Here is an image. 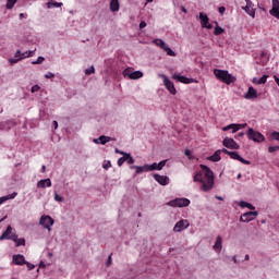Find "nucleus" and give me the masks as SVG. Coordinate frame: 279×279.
Returning <instances> with one entry per match:
<instances>
[{"label":"nucleus","instance_id":"f257e3e1","mask_svg":"<svg viewBox=\"0 0 279 279\" xmlns=\"http://www.w3.org/2000/svg\"><path fill=\"white\" fill-rule=\"evenodd\" d=\"M201 171L194 175V182H201L203 184V191H210L215 186V174L213 170L205 165H201Z\"/></svg>","mask_w":279,"mask_h":279},{"label":"nucleus","instance_id":"f03ea898","mask_svg":"<svg viewBox=\"0 0 279 279\" xmlns=\"http://www.w3.org/2000/svg\"><path fill=\"white\" fill-rule=\"evenodd\" d=\"M214 75H216L217 80L220 82H223V84H234L236 82V77H234L232 74L228 73L226 70H219L215 69L214 70Z\"/></svg>","mask_w":279,"mask_h":279},{"label":"nucleus","instance_id":"7ed1b4c3","mask_svg":"<svg viewBox=\"0 0 279 279\" xmlns=\"http://www.w3.org/2000/svg\"><path fill=\"white\" fill-rule=\"evenodd\" d=\"M248 141H254V143H264L265 135L254 129L250 128L246 132Z\"/></svg>","mask_w":279,"mask_h":279},{"label":"nucleus","instance_id":"20e7f679","mask_svg":"<svg viewBox=\"0 0 279 279\" xmlns=\"http://www.w3.org/2000/svg\"><path fill=\"white\" fill-rule=\"evenodd\" d=\"M167 205L172 208H186V206L191 205V201L189 198H175L168 202Z\"/></svg>","mask_w":279,"mask_h":279},{"label":"nucleus","instance_id":"39448f33","mask_svg":"<svg viewBox=\"0 0 279 279\" xmlns=\"http://www.w3.org/2000/svg\"><path fill=\"white\" fill-rule=\"evenodd\" d=\"M53 223H56V221L53 220V218H51V216L40 217L39 226H43V228L48 230V232H51V226H53Z\"/></svg>","mask_w":279,"mask_h":279},{"label":"nucleus","instance_id":"423d86ee","mask_svg":"<svg viewBox=\"0 0 279 279\" xmlns=\"http://www.w3.org/2000/svg\"><path fill=\"white\" fill-rule=\"evenodd\" d=\"M159 77L163 78V85L166 86L167 90H169L170 95H175L178 90L175 89V85L169 77L165 74H159Z\"/></svg>","mask_w":279,"mask_h":279},{"label":"nucleus","instance_id":"0eeeda50","mask_svg":"<svg viewBox=\"0 0 279 279\" xmlns=\"http://www.w3.org/2000/svg\"><path fill=\"white\" fill-rule=\"evenodd\" d=\"M257 217L258 211H247L240 217V221H242V223H250V221H254Z\"/></svg>","mask_w":279,"mask_h":279},{"label":"nucleus","instance_id":"6e6552de","mask_svg":"<svg viewBox=\"0 0 279 279\" xmlns=\"http://www.w3.org/2000/svg\"><path fill=\"white\" fill-rule=\"evenodd\" d=\"M122 74L124 77H129V80H141V77H143V72H132L130 69H125Z\"/></svg>","mask_w":279,"mask_h":279},{"label":"nucleus","instance_id":"1a4fd4ad","mask_svg":"<svg viewBox=\"0 0 279 279\" xmlns=\"http://www.w3.org/2000/svg\"><path fill=\"white\" fill-rule=\"evenodd\" d=\"M223 147H227V149H240L241 146L234 141V138L225 137L222 141Z\"/></svg>","mask_w":279,"mask_h":279},{"label":"nucleus","instance_id":"9d476101","mask_svg":"<svg viewBox=\"0 0 279 279\" xmlns=\"http://www.w3.org/2000/svg\"><path fill=\"white\" fill-rule=\"evenodd\" d=\"M243 10L246 12V14L252 16V19L256 16V10L254 9V3L252 0H246V5L243 8Z\"/></svg>","mask_w":279,"mask_h":279},{"label":"nucleus","instance_id":"9b49d317","mask_svg":"<svg viewBox=\"0 0 279 279\" xmlns=\"http://www.w3.org/2000/svg\"><path fill=\"white\" fill-rule=\"evenodd\" d=\"M172 80H175L177 82H180L181 84H193L195 82V80L189 78V77L180 75V74H173Z\"/></svg>","mask_w":279,"mask_h":279},{"label":"nucleus","instance_id":"f8f14e48","mask_svg":"<svg viewBox=\"0 0 279 279\" xmlns=\"http://www.w3.org/2000/svg\"><path fill=\"white\" fill-rule=\"evenodd\" d=\"M189 226H190L189 220H180L175 223L173 228V232H182V230H186Z\"/></svg>","mask_w":279,"mask_h":279},{"label":"nucleus","instance_id":"ddd939ff","mask_svg":"<svg viewBox=\"0 0 279 279\" xmlns=\"http://www.w3.org/2000/svg\"><path fill=\"white\" fill-rule=\"evenodd\" d=\"M199 19L202 27H206V29H213V24L209 23L210 19H208V15L201 12Z\"/></svg>","mask_w":279,"mask_h":279},{"label":"nucleus","instance_id":"4468645a","mask_svg":"<svg viewBox=\"0 0 279 279\" xmlns=\"http://www.w3.org/2000/svg\"><path fill=\"white\" fill-rule=\"evenodd\" d=\"M230 158H232V160H239V162H242V165H252V161L244 159L243 157H241V155H239L238 151H231L229 153Z\"/></svg>","mask_w":279,"mask_h":279},{"label":"nucleus","instance_id":"2eb2a0df","mask_svg":"<svg viewBox=\"0 0 279 279\" xmlns=\"http://www.w3.org/2000/svg\"><path fill=\"white\" fill-rule=\"evenodd\" d=\"M12 226H8L7 230L2 233V235L0 236V241H12V234H14L12 232Z\"/></svg>","mask_w":279,"mask_h":279},{"label":"nucleus","instance_id":"dca6fc26","mask_svg":"<svg viewBox=\"0 0 279 279\" xmlns=\"http://www.w3.org/2000/svg\"><path fill=\"white\" fill-rule=\"evenodd\" d=\"M154 180H156L158 184H161V186H167V184H169V177L167 175L154 174Z\"/></svg>","mask_w":279,"mask_h":279},{"label":"nucleus","instance_id":"f3484780","mask_svg":"<svg viewBox=\"0 0 279 279\" xmlns=\"http://www.w3.org/2000/svg\"><path fill=\"white\" fill-rule=\"evenodd\" d=\"M244 99H258V92H256L252 86L248 87L246 94L244 95Z\"/></svg>","mask_w":279,"mask_h":279},{"label":"nucleus","instance_id":"a211bd4d","mask_svg":"<svg viewBox=\"0 0 279 279\" xmlns=\"http://www.w3.org/2000/svg\"><path fill=\"white\" fill-rule=\"evenodd\" d=\"M245 125L247 124H229L227 126H225L222 130L223 132H228V130H232L233 134H236V132H239L241 130V128H245Z\"/></svg>","mask_w":279,"mask_h":279},{"label":"nucleus","instance_id":"6ab92c4d","mask_svg":"<svg viewBox=\"0 0 279 279\" xmlns=\"http://www.w3.org/2000/svg\"><path fill=\"white\" fill-rule=\"evenodd\" d=\"M48 189L51 187V179H43L37 182V189Z\"/></svg>","mask_w":279,"mask_h":279},{"label":"nucleus","instance_id":"aec40b11","mask_svg":"<svg viewBox=\"0 0 279 279\" xmlns=\"http://www.w3.org/2000/svg\"><path fill=\"white\" fill-rule=\"evenodd\" d=\"M11 239H12L11 241L15 243L16 247H21V245H25V239L24 238L19 239V235H16V233H13Z\"/></svg>","mask_w":279,"mask_h":279},{"label":"nucleus","instance_id":"412c9836","mask_svg":"<svg viewBox=\"0 0 279 279\" xmlns=\"http://www.w3.org/2000/svg\"><path fill=\"white\" fill-rule=\"evenodd\" d=\"M14 265H25L27 262L25 260V256L17 254L13 256Z\"/></svg>","mask_w":279,"mask_h":279},{"label":"nucleus","instance_id":"4be33fe9","mask_svg":"<svg viewBox=\"0 0 279 279\" xmlns=\"http://www.w3.org/2000/svg\"><path fill=\"white\" fill-rule=\"evenodd\" d=\"M210 162H219L221 160V150H216L211 156L207 157Z\"/></svg>","mask_w":279,"mask_h":279},{"label":"nucleus","instance_id":"5701e85b","mask_svg":"<svg viewBox=\"0 0 279 279\" xmlns=\"http://www.w3.org/2000/svg\"><path fill=\"white\" fill-rule=\"evenodd\" d=\"M130 169H135L136 174H141V173H147V163L144 166H131Z\"/></svg>","mask_w":279,"mask_h":279},{"label":"nucleus","instance_id":"b1692460","mask_svg":"<svg viewBox=\"0 0 279 279\" xmlns=\"http://www.w3.org/2000/svg\"><path fill=\"white\" fill-rule=\"evenodd\" d=\"M119 8H120L119 0H111L110 1L111 12H119Z\"/></svg>","mask_w":279,"mask_h":279},{"label":"nucleus","instance_id":"393cba45","mask_svg":"<svg viewBox=\"0 0 279 279\" xmlns=\"http://www.w3.org/2000/svg\"><path fill=\"white\" fill-rule=\"evenodd\" d=\"M269 75H263L260 78H253V84H267Z\"/></svg>","mask_w":279,"mask_h":279},{"label":"nucleus","instance_id":"a878e982","mask_svg":"<svg viewBox=\"0 0 279 279\" xmlns=\"http://www.w3.org/2000/svg\"><path fill=\"white\" fill-rule=\"evenodd\" d=\"M239 205L241 208H248V210H256V207H254V205H252L245 201H241Z\"/></svg>","mask_w":279,"mask_h":279},{"label":"nucleus","instance_id":"bb28decb","mask_svg":"<svg viewBox=\"0 0 279 279\" xmlns=\"http://www.w3.org/2000/svg\"><path fill=\"white\" fill-rule=\"evenodd\" d=\"M222 243H223V240L221 239V235H218L216 239V243L214 245V250H218L219 252H221Z\"/></svg>","mask_w":279,"mask_h":279},{"label":"nucleus","instance_id":"cd10ccee","mask_svg":"<svg viewBox=\"0 0 279 279\" xmlns=\"http://www.w3.org/2000/svg\"><path fill=\"white\" fill-rule=\"evenodd\" d=\"M216 23V27L214 29V34L215 36H221V34H223V32H226L221 26H219V23L215 22Z\"/></svg>","mask_w":279,"mask_h":279},{"label":"nucleus","instance_id":"c85d7f7f","mask_svg":"<svg viewBox=\"0 0 279 279\" xmlns=\"http://www.w3.org/2000/svg\"><path fill=\"white\" fill-rule=\"evenodd\" d=\"M34 53H36V50L25 51L22 53V57H20V60H25V58H32L34 57Z\"/></svg>","mask_w":279,"mask_h":279},{"label":"nucleus","instance_id":"c756f323","mask_svg":"<svg viewBox=\"0 0 279 279\" xmlns=\"http://www.w3.org/2000/svg\"><path fill=\"white\" fill-rule=\"evenodd\" d=\"M153 43L157 47H160V49H162V48H165L167 46V44L162 39H154Z\"/></svg>","mask_w":279,"mask_h":279},{"label":"nucleus","instance_id":"7c9ffc66","mask_svg":"<svg viewBox=\"0 0 279 279\" xmlns=\"http://www.w3.org/2000/svg\"><path fill=\"white\" fill-rule=\"evenodd\" d=\"M100 145H106V143H110L112 138L110 136L101 135L99 137Z\"/></svg>","mask_w":279,"mask_h":279},{"label":"nucleus","instance_id":"2f4dec72","mask_svg":"<svg viewBox=\"0 0 279 279\" xmlns=\"http://www.w3.org/2000/svg\"><path fill=\"white\" fill-rule=\"evenodd\" d=\"M47 8L51 10V8H62V2H47Z\"/></svg>","mask_w":279,"mask_h":279},{"label":"nucleus","instance_id":"473e14b6","mask_svg":"<svg viewBox=\"0 0 279 279\" xmlns=\"http://www.w3.org/2000/svg\"><path fill=\"white\" fill-rule=\"evenodd\" d=\"M147 171H160L158 163L154 162L153 165H147Z\"/></svg>","mask_w":279,"mask_h":279},{"label":"nucleus","instance_id":"72a5a7b5","mask_svg":"<svg viewBox=\"0 0 279 279\" xmlns=\"http://www.w3.org/2000/svg\"><path fill=\"white\" fill-rule=\"evenodd\" d=\"M162 50L166 51L167 56L175 58V52L171 48H169L168 46L163 47Z\"/></svg>","mask_w":279,"mask_h":279},{"label":"nucleus","instance_id":"f704fd0d","mask_svg":"<svg viewBox=\"0 0 279 279\" xmlns=\"http://www.w3.org/2000/svg\"><path fill=\"white\" fill-rule=\"evenodd\" d=\"M128 165H134V157L131 154H124Z\"/></svg>","mask_w":279,"mask_h":279},{"label":"nucleus","instance_id":"c9c22d12","mask_svg":"<svg viewBox=\"0 0 279 279\" xmlns=\"http://www.w3.org/2000/svg\"><path fill=\"white\" fill-rule=\"evenodd\" d=\"M270 14L271 16H275V19H279V9L272 7L270 10Z\"/></svg>","mask_w":279,"mask_h":279},{"label":"nucleus","instance_id":"e433bc0d","mask_svg":"<svg viewBox=\"0 0 279 279\" xmlns=\"http://www.w3.org/2000/svg\"><path fill=\"white\" fill-rule=\"evenodd\" d=\"M16 195H19V193L13 192L12 194H9L7 196H2V198H4V202H8V199H14V197H16Z\"/></svg>","mask_w":279,"mask_h":279},{"label":"nucleus","instance_id":"4c0bfd02","mask_svg":"<svg viewBox=\"0 0 279 279\" xmlns=\"http://www.w3.org/2000/svg\"><path fill=\"white\" fill-rule=\"evenodd\" d=\"M15 3H16V0H7V10H12Z\"/></svg>","mask_w":279,"mask_h":279},{"label":"nucleus","instance_id":"58836bf2","mask_svg":"<svg viewBox=\"0 0 279 279\" xmlns=\"http://www.w3.org/2000/svg\"><path fill=\"white\" fill-rule=\"evenodd\" d=\"M184 154L189 158V160H195V157L193 156L190 149H185Z\"/></svg>","mask_w":279,"mask_h":279},{"label":"nucleus","instance_id":"ea45409f","mask_svg":"<svg viewBox=\"0 0 279 279\" xmlns=\"http://www.w3.org/2000/svg\"><path fill=\"white\" fill-rule=\"evenodd\" d=\"M128 158H125V155L123 157L118 159V167H123V162H126Z\"/></svg>","mask_w":279,"mask_h":279},{"label":"nucleus","instance_id":"a19ab883","mask_svg":"<svg viewBox=\"0 0 279 279\" xmlns=\"http://www.w3.org/2000/svg\"><path fill=\"white\" fill-rule=\"evenodd\" d=\"M45 62V57H38L36 61H33L32 64H43Z\"/></svg>","mask_w":279,"mask_h":279},{"label":"nucleus","instance_id":"79ce46f5","mask_svg":"<svg viewBox=\"0 0 279 279\" xmlns=\"http://www.w3.org/2000/svg\"><path fill=\"white\" fill-rule=\"evenodd\" d=\"M268 151H269V154H274L275 151H279V146H269Z\"/></svg>","mask_w":279,"mask_h":279},{"label":"nucleus","instance_id":"37998d69","mask_svg":"<svg viewBox=\"0 0 279 279\" xmlns=\"http://www.w3.org/2000/svg\"><path fill=\"white\" fill-rule=\"evenodd\" d=\"M93 73H95V66L85 70V75H93Z\"/></svg>","mask_w":279,"mask_h":279},{"label":"nucleus","instance_id":"c03bdc74","mask_svg":"<svg viewBox=\"0 0 279 279\" xmlns=\"http://www.w3.org/2000/svg\"><path fill=\"white\" fill-rule=\"evenodd\" d=\"M159 167V171H162L165 169V166L167 165V160H161L159 163H157Z\"/></svg>","mask_w":279,"mask_h":279},{"label":"nucleus","instance_id":"a18cd8bd","mask_svg":"<svg viewBox=\"0 0 279 279\" xmlns=\"http://www.w3.org/2000/svg\"><path fill=\"white\" fill-rule=\"evenodd\" d=\"M271 138H274V141H279V132H272L271 133Z\"/></svg>","mask_w":279,"mask_h":279},{"label":"nucleus","instance_id":"49530a36","mask_svg":"<svg viewBox=\"0 0 279 279\" xmlns=\"http://www.w3.org/2000/svg\"><path fill=\"white\" fill-rule=\"evenodd\" d=\"M54 202H63L62 196H60L58 193H54Z\"/></svg>","mask_w":279,"mask_h":279},{"label":"nucleus","instance_id":"de8ad7c7","mask_svg":"<svg viewBox=\"0 0 279 279\" xmlns=\"http://www.w3.org/2000/svg\"><path fill=\"white\" fill-rule=\"evenodd\" d=\"M110 167H112V163L110 161H107L102 165V168L106 170L110 169Z\"/></svg>","mask_w":279,"mask_h":279},{"label":"nucleus","instance_id":"09e8293b","mask_svg":"<svg viewBox=\"0 0 279 279\" xmlns=\"http://www.w3.org/2000/svg\"><path fill=\"white\" fill-rule=\"evenodd\" d=\"M45 77H46V80H51V78L56 77V74L49 72V73L45 74Z\"/></svg>","mask_w":279,"mask_h":279},{"label":"nucleus","instance_id":"8fccbe9b","mask_svg":"<svg viewBox=\"0 0 279 279\" xmlns=\"http://www.w3.org/2000/svg\"><path fill=\"white\" fill-rule=\"evenodd\" d=\"M218 151H220V154H226L227 156H230V150L222 148V149H218Z\"/></svg>","mask_w":279,"mask_h":279},{"label":"nucleus","instance_id":"3c124183","mask_svg":"<svg viewBox=\"0 0 279 279\" xmlns=\"http://www.w3.org/2000/svg\"><path fill=\"white\" fill-rule=\"evenodd\" d=\"M10 64H16L17 62H21V58L19 59H9Z\"/></svg>","mask_w":279,"mask_h":279},{"label":"nucleus","instance_id":"603ef678","mask_svg":"<svg viewBox=\"0 0 279 279\" xmlns=\"http://www.w3.org/2000/svg\"><path fill=\"white\" fill-rule=\"evenodd\" d=\"M106 265H107V267H110V265H112V254L109 255Z\"/></svg>","mask_w":279,"mask_h":279},{"label":"nucleus","instance_id":"864d4df0","mask_svg":"<svg viewBox=\"0 0 279 279\" xmlns=\"http://www.w3.org/2000/svg\"><path fill=\"white\" fill-rule=\"evenodd\" d=\"M26 265H27V269H28V271H32L33 269H35V265H33V264H31V263H27L26 262Z\"/></svg>","mask_w":279,"mask_h":279},{"label":"nucleus","instance_id":"5fc2aeb1","mask_svg":"<svg viewBox=\"0 0 279 279\" xmlns=\"http://www.w3.org/2000/svg\"><path fill=\"white\" fill-rule=\"evenodd\" d=\"M38 90H40V86L34 85V86L32 87V93H38Z\"/></svg>","mask_w":279,"mask_h":279},{"label":"nucleus","instance_id":"6e6d98bb","mask_svg":"<svg viewBox=\"0 0 279 279\" xmlns=\"http://www.w3.org/2000/svg\"><path fill=\"white\" fill-rule=\"evenodd\" d=\"M145 27H147V22L142 21V22L140 23V29H145Z\"/></svg>","mask_w":279,"mask_h":279},{"label":"nucleus","instance_id":"4d7b16f0","mask_svg":"<svg viewBox=\"0 0 279 279\" xmlns=\"http://www.w3.org/2000/svg\"><path fill=\"white\" fill-rule=\"evenodd\" d=\"M272 8L279 9V0H272Z\"/></svg>","mask_w":279,"mask_h":279},{"label":"nucleus","instance_id":"13d9d810","mask_svg":"<svg viewBox=\"0 0 279 279\" xmlns=\"http://www.w3.org/2000/svg\"><path fill=\"white\" fill-rule=\"evenodd\" d=\"M218 12H219L220 14H225V13H226V7H220V8L218 9Z\"/></svg>","mask_w":279,"mask_h":279},{"label":"nucleus","instance_id":"bf43d9fd","mask_svg":"<svg viewBox=\"0 0 279 279\" xmlns=\"http://www.w3.org/2000/svg\"><path fill=\"white\" fill-rule=\"evenodd\" d=\"M116 154H120L121 156H125V154L123 150H119V148H116Z\"/></svg>","mask_w":279,"mask_h":279},{"label":"nucleus","instance_id":"052dcab7","mask_svg":"<svg viewBox=\"0 0 279 279\" xmlns=\"http://www.w3.org/2000/svg\"><path fill=\"white\" fill-rule=\"evenodd\" d=\"M22 56H23V53H21V50H17L16 52H15V58H22Z\"/></svg>","mask_w":279,"mask_h":279},{"label":"nucleus","instance_id":"680f3d73","mask_svg":"<svg viewBox=\"0 0 279 279\" xmlns=\"http://www.w3.org/2000/svg\"><path fill=\"white\" fill-rule=\"evenodd\" d=\"M243 136H245V133L241 132L238 135H235V138H243Z\"/></svg>","mask_w":279,"mask_h":279},{"label":"nucleus","instance_id":"e2e57ef3","mask_svg":"<svg viewBox=\"0 0 279 279\" xmlns=\"http://www.w3.org/2000/svg\"><path fill=\"white\" fill-rule=\"evenodd\" d=\"M94 143H96V145L101 144V142H100V140H99V137H98V138H94Z\"/></svg>","mask_w":279,"mask_h":279},{"label":"nucleus","instance_id":"0e129e2a","mask_svg":"<svg viewBox=\"0 0 279 279\" xmlns=\"http://www.w3.org/2000/svg\"><path fill=\"white\" fill-rule=\"evenodd\" d=\"M181 10H182V12H184V14H189V11L186 10V8L181 7Z\"/></svg>","mask_w":279,"mask_h":279},{"label":"nucleus","instance_id":"69168bd1","mask_svg":"<svg viewBox=\"0 0 279 279\" xmlns=\"http://www.w3.org/2000/svg\"><path fill=\"white\" fill-rule=\"evenodd\" d=\"M52 123L54 125V130H58V121L54 120Z\"/></svg>","mask_w":279,"mask_h":279},{"label":"nucleus","instance_id":"338daca9","mask_svg":"<svg viewBox=\"0 0 279 279\" xmlns=\"http://www.w3.org/2000/svg\"><path fill=\"white\" fill-rule=\"evenodd\" d=\"M4 203H5V201H4L3 196L0 197V206H1V204H4Z\"/></svg>","mask_w":279,"mask_h":279},{"label":"nucleus","instance_id":"774afa93","mask_svg":"<svg viewBox=\"0 0 279 279\" xmlns=\"http://www.w3.org/2000/svg\"><path fill=\"white\" fill-rule=\"evenodd\" d=\"M45 171H47V167H46V166H43V167H41V172L45 173Z\"/></svg>","mask_w":279,"mask_h":279}]
</instances>
